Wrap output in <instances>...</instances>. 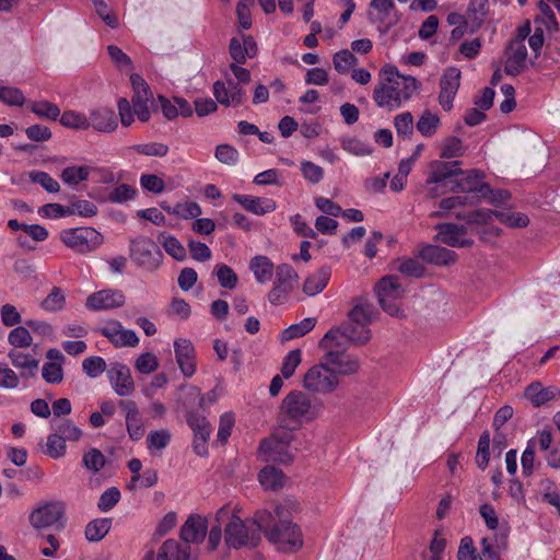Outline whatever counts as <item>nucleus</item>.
Returning <instances> with one entry per match:
<instances>
[{
	"mask_svg": "<svg viewBox=\"0 0 560 560\" xmlns=\"http://www.w3.org/2000/svg\"><path fill=\"white\" fill-rule=\"evenodd\" d=\"M271 512L264 510L256 513L254 520L243 521L229 506H222L215 514L217 523H224V541L229 548L256 547L260 532L266 528Z\"/></svg>",
	"mask_w": 560,
	"mask_h": 560,
	"instance_id": "nucleus-1",
	"label": "nucleus"
},
{
	"mask_svg": "<svg viewBox=\"0 0 560 560\" xmlns=\"http://www.w3.org/2000/svg\"><path fill=\"white\" fill-rule=\"evenodd\" d=\"M420 88L415 77L404 75L395 66L386 65L380 71V81L373 90V101L388 112L399 108Z\"/></svg>",
	"mask_w": 560,
	"mask_h": 560,
	"instance_id": "nucleus-2",
	"label": "nucleus"
},
{
	"mask_svg": "<svg viewBox=\"0 0 560 560\" xmlns=\"http://www.w3.org/2000/svg\"><path fill=\"white\" fill-rule=\"evenodd\" d=\"M130 81L133 90L131 101L125 97L117 101L120 122L125 127H129L135 121V116L141 122L149 121L151 117L150 105L153 109H156L158 106L148 83L139 74H131Z\"/></svg>",
	"mask_w": 560,
	"mask_h": 560,
	"instance_id": "nucleus-3",
	"label": "nucleus"
},
{
	"mask_svg": "<svg viewBox=\"0 0 560 560\" xmlns=\"http://www.w3.org/2000/svg\"><path fill=\"white\" fill-rule=\"evenodd\" d=\"M323 411V402L319 399H312L302 390H292L282 400L280 420L283 427L293 424L298 428L303 421H312L319 417Z\"/></svg>",
	"mask_w": 560,
	"mask_h": 560,
	"instance_id": "nucleus-4",
	"label": "nucleus"
},
{
	"mask_svg": "<svg viewBox=\"0 0 560 560\" xmlns=\"http://www.w3.org/2000/svg\"><path fill=\"white\" fill-rule=\"evenodd\" d=\"M340 378L334 373V369L324 362L320 357L319 361L312 365L304 374L302 385L304 389L313 394L328 395L337 390Z\"/></svg>",
	"mask_w": 560,
	"mask_h": 560,
	"instance_id": "nucleus-5",
	"label": "nucleus"
},
{
	"mask_svg": "<svg viewBox=\"0 0 560 560\" xmlns=\"http://www.w3.org/2000/svg\"><path fill=\"white\" fill-rule=\"evenodd\" d=\"M130 259L147 271L156 270L163 260V253L150 237L139 235L129 242Z\"/></svg>",
	"mask_w": 560,
	"mask_h": 560,
	"instance_id": "nucleus-6",
	"label": "nucleus"
},
{
	"mask_svg": "<svg viewBox=\"0 0 560 560\" xmlns=\"http://www.w3.org/2000/svg\"><path fill=\"white\" fill-rule=\"evenodd\" d=\"M30 523L37 530L47 528H63L65 504L60 501L40 503L30 514Z\"/></svg>",
	"mask_w": 560,
	"mask_h": 560,
	"instance_id": "nucleus-7",
	"label": "nucleus"
},
{
	"mask_svg": "<svg viewBox=\"0 0 560 560\" xmlns=\"http://www.w3.org/2000/svg\"><path fill=\"white\" fill-rule=\"evenodd\" d=\"M262 532L280 551L293 552L303 546L302 532L298 525H271L267 521V526L262 528Z\"/></svg>",
	"mask_w": 560,
	"mask_h": 560,
	"instance_id": "nucleus-8",
	"label": "nucleus"
},
{
	"mask_svg": "<svg viewBox=\"0 0 560 560\" xmlns=\"http://www.w3.org/2000/svg\"><path fill=\"white\" fill-rule=\"evenodd\" d=\"M62 243L81 254L96 249L103 243V236L93 228H73L60 233Z\"/></svg>",
	"mask_w": 560,
	"mask_h": 560,
	"instance_id": "nucleus-9",
	"label": "nucleus"
},
{
	"mask_svg": "<svg viewBox=\"0 0 560 560\" xmlns=\"http://www.w3.org/2000/svg\"><path fill=\"white\" fill-rule=\"evenodd\" d=\"M299 275L289 264H281L276 268L273 285L268 293V301L272 305L285 303L298 283Z\"/></svg>",
	"mask_w": 560,
	"mask_h": 560,
	"instance_id": "nucleus-10",
	"label": "nucleus"
},
{
	"mask_svg": "<svg viewBox=\"0 0 560 560\" xmlns=\"http://www.w3.org/2000/svg\"><path fill=\"white\" fill-rule=\"evenodd\" d=\"M381 307L390 316H398L400 313L397 301L404 296V289L397 276L383 277L375 285Z\"/></svg>",
	"mask_w": 560,
	"mask_h": 560,
	"instance_id": "nucleus-11",
	"label": "nucleus"
},
{
	"mask_svg": "<svg viewBox=\"0 0 560 560\" xmlns=\"http://www.w3.org/2000/svg\"><path fill=\"white\" fill-rule=\"evenodd\" d=\"M340 337H345L349 341L361 346L370 340L371 331L366 327L347 322L340 327L328 330L320 339L319 347L322 349H328L338 346L340 343L338 340Z\"/></svg>",
	"mask_w": 560,
	"mask_h": 560,
	"instance_id": "nucleus-12",
	"label": "nucleus"
},
{
	"mask_svg": "<svg viewBox=\"0 0 560 560\" xmlns=\"http://www.w3.org/2000/svg\"><path fill=\"white\" fill-rule=\"evenodd\" d=\"M455 180H450V191H462L467 194H478L481 197H487L490 192V186L482 182L485 174L479 170L463 171Z\"/></svg>",
	"mask_w": 560,
	"mask_h": 560,
	"instance_id": "nucleus-13",
	"label": "nucleus"
},
{
	"mask_svg": "<svg viewBox=\"0 0 560 560\" xmlns=\"http://www.w3.org/2000/svg\"><path fill=\"white\" fill-rule=\"evenodd\" d=\"M462 162L451 161H433L429 165V173L427 178V185L431 186L433 184L442 185V187L447 188L450 191V180H455L459 174H463V171L460 168Z\"/></svg>",
	"mask_w": 560,
	"mask_h": 560,
	"instance_id": "nucleus-14",
	"label": "nucleus"
},
{
	"mask_svg": "<svg viewBox=\"0 0 560 560\" xmlns=\"http://www.w3.org/2000/svg\"><path fill=\"white\" fill-rule=\"evenodd\" d=\"M326 352L322 355L324 362L334 369V373L340 378L345 375H351L358 372L360 363L358 358L345 351L334 350V347L324 349Z\"/></svg>",
	"mask_w": 560,
	"mask_h": 560,
	"instance_id": "nucleus-15",
	"label": "nucleus"
},
{
	"mask_svg": "<svg viewBox=\"0 0 560 560\" xmlns=\"http://www.w3.org/2000/svg\"><path fill=\"white\" fill-rule=\"evenodd\" d=\"M107 375L113 389L118 396L128 397L133 393L135 382L130 369L126 364L120 362L112 363Z\"/></svg>",
	"mask_w": 560,
	"mask_h": 560,
	"instance_id": "nucleus-16",
	"label": "nucleus"
},
{
	"mask_svg": "<svg viewBox=\"0 0 560 560\" xmlns=\"http://www.w3.org/2000/svg\"><path fill=\"white\" fill-rule=\"evenodd\" d=\"M460 85V71L455 67L447 68L440 80L439 103L444 110H451L453 101Z\"/></svg>",
	"mask_w": 560,
	"mask_h": 560,
	"instance_id": "nucleus-17",
	"label": "nucleus"
},
{
	"mask_svg": "<svg viewBox=\"0 0 560 560\" xmlns=\"http://www.w3.org/2000/svg\"><path fill=\"white\" fill-rule=\"evenodd\" d=\"M435 229L438 231L436 238L447 246L465 248L474 244L471 238L466 237L467 229L464 225L439 223Z\"/></svg>",
	"mask_w": 560,
	"mask_h": 560,
	"instance_id": "nucleus-18",
	"label": "nucleus"
},
{
	"mask_svg": "<svg viewBox=\"0 0 560 560\" xmlns=\"http://www.w3.org/2000/svg\"><path fill=\"white\" fill-rule=\"evenodd\" d=\"M125 294L117 289H105L88 296L85 306L91 311H106L125 304Z\"/></svg>",
	"mask_w": 560,
	"mask_h": 560,
	"instance_id": "nucleus-19",
	"label": "nucleus"
},
{
	"mask_svg": "<svg viewBox=\"0 0 560 560\" xmlns=\"http://www.w3.org/2000/svg\"><path fill=\"white\" fill-rule=\"evenodd\" d=\"M504 72L508 75H518L526 67L527 48L522 40H511L504 50Z\"/></svg>",
	"mask_w": 560,
	"mask_h": 560,
	"instance_id": "nucleus-20",
	"label": "nucleus"
},
{
	"mask_svg": "<svg viewBox=\"0 0 560 560\" xmlns=\"http://www.w3.org/2000/svg\"><path fill=\"white\" fill-rule=\"evenodd\" d=\"M176 362L184 376L191 377L196 373V351L189 339L179 338L174 341Z\"/></svg>",
	"mask_w": 560,
	"mask_h": 560,
	"instance_id": "nucleus-21",
	"label": "nucleus"
},
{
	"mask_svg": "<svg viewBox=\"0 0 560 560\" xmlns=\"http://www.w3.org/2000/svg\"><path fill=\"white\" fill-rule=\"evenodd\" d=\"M258 455L262 462L290 464L293 459L289 447L279 444L276 439H264L259 444Z\"/></svg>",
	"mask_w": 560,
	"mask_h": 560,
	"instance_id": "nucleus-22",
	"label": "nucleus"
},
{
	"mask_svg": "<svg viewBox=\"0 0 560 560\" xmlns=\"http://www.w3.org/2000/svg\"><path fill=\"white\" fill-rule=\"evenodd\" d=\"M207 529L206 518L191 514L180 527V539L185 544H200L206 537Z\"/></svg>",
	"mask_w": 560,
	"mask_h": 560,
	"instance_id": "nucleus-23",
	"label": "nucleus"
},
{
	"mask_svg": "<svg viewBox=\"0 0 560 560\" xmlns=\"http://www.w3.org/2000/svg\"><path fill=\"white\" fill-rule=\"evenodd\" d=\"M90 127L98 132L112 133L117 127V117L115 112L108 107H97L90 112Z\"/></svg>",
	"mask_w": 560,
	"mask_h": 560,
	"instance_id": "nucleus-24",
	"label": "nucleus"
},
{
	"mask_svg": "<svg viewBox=\"0 0 560 560\" xmlns=\"http://www.w3.org/2000/svg\"><path fill=\"white\" fill-rule=\"evenodd\" d=\"M525 397L534 407H541L550 401L560 398V388L558 386L544 387L541 383L534 382L525 389Z\"/></svg>",
	"mask_w": 560,
	"mask_h": 560,
	"instance_id": "nucleus-25",
	"label": "nucleus"
},
{
	"mask_svg": "<svg viewBox=\"0 0 560 560\" xmlns=\"http://www.w3.org/2000/svg\"><path fill=\"white\" fill-rule=\"evenodd\" d=\"M233 199L245 210L256 214L264 215L276 210V201L266 197H254L249 195L235 194Z\"/></svg>",
	"mask_w": 560,
	"mask_h": 560,
	"instance_id": "nucleus-26",
	"label": "nucleus"
},
{
	"mask_svg": "<svg viewBox=\"0 0 560 560\" xmlns=\"http://www.w3.org/2000/svg\"><path fill=\"white\" fill-rule=\"evenodd\" d=\"M119 408L126 413V425L129 438L132 441L140 440L144 433V428L136 402L132 400H120Z\"/></svg>",
	"mask_w": 560,
	"mask_h": 560,
	"instance_id": "nucleus-27",
	"label": "nucleus"
},
{
	"mask_svg": "<svg viewBox=\"0 0 560 560\" xmlns=\"http://www.w3.org/2000/svg\"><path fill=\"white\" fill-rule=\"evenodd\" d=\"M419 254L423 260L436 266H450L457 260V254L454 250L438 245H427Z\"/></svg>",
	"mask_w": 560,
	"mask_h": 560,
	"instance_id": "nucleus-28",
	"label": "nucleus"
},
{
	"mask_svg": "<svg viewBox=\"0 0 560 560\" xmlns=\"http://www.w3.org/2000/svg\"><path fill=\"white\" fill-rule=\"evenodd\" d=\"M300 511V504L292 499H285L275 508L269 524L271 525H296L292 522V515Z\"/></svg>",
	"mask_w": 560,
	"mask_h": 560,
	"instance_id": "nucleus-29",
	"label": "nucleus"
},
{
	"mask_svg": "<svg viewBox=\"0 0 560 560\" xmlns=\"http://www.w3.org/2000/svg\"><path fill=\"white\" fill-rule=\"evenodd\" d=\"M331 276V268L328 266L320 267L317 271L308 276L303 284V291L307 295H316L320 293Z\"/></svg>",
	"mask_w": 560,
	"mask_h": 560,
	"instance_id": "nucleus-30",
	"label": "nucleus"
},
{
	"mask_svg": "<svg viewBox=\"0 0 560 560\" xmlns=\"http://www.w3.org/2000/svg\"><path fill=\"white\" fill-rule=\"evenodd\" d=\"M8 357L10 358L13 366L22 370V377L27 378L35 375L39 364L38 360L16 349H12Z\"/></svg>",
	"mask_w": 560,
	"mask_h": 560,
	"instance_id": "nucleus-31",
	"label": "nucleus"
},
{
	"mask_svg": "<svg viewBox=\"0 0 560 560\" xmlns=\"http://www.w3.org/2000/svg\"><path fill=\"white\" fill-rule=\"evenodd\" d=\"M190 547L182 546L174 539H167L163 542L158 552V560H189Z\"/></svg>",
	"mask_w": 560,
	"mask_h": 560,
	"instance_id": "nucleus-32",
	"label": "nucleus"
},
{
	"mask_svg": "<svg viewBox=\"0 0 560 560\" xmlns=\"http://www.w3.org/2000/svg\"><path fill=\"white\" fill-rule=\"evenodd\" d=\"M249 269L253 271L256 281L265 284L271 279L275 266L267 256L257 255L250 259Z\"/></svg>",
	"mask_w": 560,
	"mask_h": 560,
	"instance_id": "nucleus-33",
	"label": "nucleus"
},
{
	"mask_svg": "<svg viewBox=\"0 0 560 560\" xmlns=\"http://www.w3.org/2000/svg\"><path fill=\"white\" fill-rule=\"evenodd\" d=\"M185 417L187 424L194 432V439L209 441L211 427L207 418L194 410L186 411Z\"/></svg>",
	"mask_w": 560,
	"mask_h": 560,
	"instance_id": "nucleus-34",
	"label": "nucleus"
},
{
	"mask_svg": "<svg viewBox=\"0 0 560 560\" xmlns=\"http://www.w3.org/2000/svg\"><path fill=\"white\" fill-rule=\"evenodd\" d=\"M110 527L112 518H95L89 522L88 525L85 526V538L90 542L101 541L108 534Z\"/></svg>",
	"mask_w": 560,
	"mask_h": 560,
	"instance_id": "nucleus-35",
	"label": "nucleus"
},
{
	"mask_svg": "<svg viewBox=\"0 0 560 560\" xmlns=\"http://www.w3.org/2000/svg\"><path fill=\"white\" fill-rule=\"evenodd\" d=\"M374 307L366 301H359L349 312V320L352 324L361 325L369 328L373 319Z\"/></svg>",
	"mask_w": 560,
	"mask_h": 560,
	"instance_id": "nucleus-36",
	"label": "nucleus"
},
{
	"mask_svg": "<svg viewBox=\"0 0 560 560\" xmlns=\"http://www.w3.org/2000/svg\"><path fill=\"white\" fill-rule=\"evenodd\" d=\"M258 478L260 485L266 490H277L283 487L285 477L280 469L273 466H267L260 470Z\"/></svg>",
	"mask_w": 560,
	"mask_h": 560,
	"instance_id": "nucleus-37",
	"label": "nucleus"
},
{
	"mask_svg": "<svg viewBox=\"0 0 560 560\" xmlns=\"http://www.w3.org/2000/svg\"><path fill=\"white\" fill-rule=\"evenodd\" d=\"M316 324V319L312 317L304 318L298 324H293L282 330L280 335V339L282 342L303 337L307 332H310Z\"/></svg>",
	"mask_w": 560,
	"mask_h": 560,
	"instance_id": "nucleus-38",
	"label": "nucleus"
},
{
	"mask_svg": "<svg viewBox=\"0 0 560 560\" xmlns=\"http://www.w3.org/2000/svg\"><path fill=\"white\" fill-rule=\"evenodd\" d=\"M52 428L65 441L77 442L83 435L82 430L70 419L54 421Z\"/></svg>",
	"mask_w": 560,
	"mask_h": 560,
	"instance_id": "nucleus-39",
	"label": "nucleus"
},
{
	"mask_svg": "<svg viewBox=\"0 0 560 560\" xmlns=\"http://www.w3.org/2000/svg\"><path fill=\"white\" fill-rule=\"evenodd\" d=\"M395 269L407 277L420 278L424 266L418 258H399L395 260Z\"/></svg>",
	"mask_w": 560,
	"mask_h": 560,
	"instance_id": "nucleus-40",
	"label": "nucleus"
},
{
	"mask_svg": "<svg viewBox=\"0 0 560 560\" xmlns=\"http://www.w3.org/2000/svg\"><path fill=\"white\" fill-rule=\"evenodd\" d=\"M159 241L170 256L178 261L185 260L187 256L186 249L175 236L162 233L159 236Z\"/></svg>",
	"mask_w": 560,
	"mask_h": 560,
	"instance_id": "nucleus-41",
	"label": "nucleus"
},
{
	"mask_svg": "<svg viewBox=\"0 0 560 560\" xmlns=\"http://www.w3.org/2000/svg\"><path fill=\"white\" fill-rule=\"evenodd\" d=\"M90 167L86 165H72L62 170L61 179L68 185H78L89 178Z\"/></svg>",
	"mask_w": 560,
	"mask_h": 560,
	"instance_id": "nucleus-42",
	"label": "nucleus"
},
{
	"mask_svg": "<svg viewBox=\"0 0 560 560\" xmlns=\"http://www.w3.org/2000/svg\"><path fill=\"white\" fill-rule=\"evenodd\" d=\"M440 126V118L438 115L432 114L429 110H425L419 118L416 127L417 130L423 136V137H432L438 128Z\"/></svg>",
	"mask_w": 560,
	"mask_h": 560,
	"instance_id": "nucleus-43",
	"label": "nucleus"
},
{
	"mask_svg": "<svg viewBox=\"0 0 560 560\" xmlns=\"http://www.w3.org/2000/svg\"><path fill=\"white\" fill-rule=\"evenodd\" d=\"M341 148L358 156L370 155L373 152V148L371 144L355 138V137H346L340 140Z\"/></svg>",
	"mask_w": 560,
	"mask_h": 560,
	"instance_id": "nucleus-44",
	"label": "nucleus"
},
{
	"mask_svg": "<svg viewBox=\"0 0 560 560\" xmlns=\"http://www.w3.org/2000/svg\"><path fill=\"white\" fill-rule=\"evenodd\" d=\"M494 218L510 228H525L529 223L526 214L513 211H495Z\"/></svg>",
	"mask_w": 560,
	"mask_h": 560,
	"instance_id": "nucleus-45",
	"label": "nucleus"
},
{
	"mask_svg": "<svg viewBox=\"0 0 560 560\" xmlns=\"http://www.w3.org/2000/svg\"><path fill=\"white\" fill-rule=\"evenodd\" d=\"M82 464L89 471L96 474L104 468L106 457L98 448L93 447L83 454Z\"/></svg>",
	"mask_w": 560,
	"mask_h": 560,
	"instance_id": "nucleus-46",
	"label": "nucleus"
},
{
	"mask_svg": "<svg viewBox=\"0 0 560 560\" xmlns=\"http://www.w3.org/2000/svg\"><path fill=\"white\" fill-rule=\"evenodd\" d=\"M395 8L394 0H372L368 15L371 21L384 22L389 12Z\"/></svg>",
	"mask_w": 560,
	"mask_h": 560,
	"instance_id": "nucleus-47",
	"label": "nucleus"
},
{
	"mask_svg": "<svg viewBox=\"0 0 560 560\" xmlns=\"http://www.w3.org/2000/svg\"><path fill=\"white\" fill-rule=\"evenodd\" d=\"M332 63L338 73L345 74L358 63V58L350 50L343 49L334 55Z\"/></svg>",
	"mask_w": 560,
	"mask_h": 560,
	"instance_id": "nucleus-48",
	"label": "nucleus"
},
{
	"mask_svg": "<svg viewBox=\"0 0 560 560\" xmlns=\"http://www.w3.org/2000/svg\"><path fill=\"white\" fill-rule=\"evenodd\" d=\"M67 452L66 441L57 432L47 436L45 454L50 458L57 459L63 457Z\"/></svg>",
	"mask_w": 560,
	"mask_h": 560,
	"instance_id": "nucleus-49",
	"label": "nucleus"
},
{
	"mask_svg": "<svg viewBox=\"0 0 560 560\" xmlns=\"http://www.w3.org/2000/svg\"><path fill=\"white\" fill-rule=\"evenodd\" d=\"M60 122L62 126L72 129L86 130L90 128L89 118L81 113L67 110L61 115Z\"/></svg>",
	"mask_w": 560,
	"mask_h": 560,
	"instance_id": "nucleus-50",
	"label": "nucleus"
},
{
	"mask_svg": "<svg viewBox=\"0 0 560 560\" xmlns=\"http://www.w3.org/2000/svg\"><path fill=\"white\" fill-rule=\"evenodd\" d=\"M66 296L59 287H54L50 293L43 300L40 306L47 312H58L65 307Z\"/></svg>",
	"mask_w": 560,
	"mask_h": 560,
	"instance_id": "nucleus-51",
	"label": "nucleus"
},
{
	"mask_svg": "<svg viewBox=\"0 0 560 560\" xmlns=\"http://www.w3.org/2000/svg\"><path fill=\"white\" fill-rule=\"evenodd\" d=\"M30 107L31 110L40 118L56 120L60 115L59 107L48 101L32 102Z\"/></svg>",
	"mask_w": 560,
	"mask_h": 560,
	"instance_id": "nucleus-52",
	"label": "nucleus"
},
{
	"mask_svg": "<svg viewBox=\"0 0 560 560\" xmlns=\"http://www.w3.org/2000/svg\"><path fill=\"white\" fill-rule=\"evenodd\" d=\"M302 362V352L300 349L291 350L287 353L281 365V375L288 380L295 373L296 368Z\"/></svg>",
	"mask_w": 560,
	"mask_h": 560,
	"instance_id": "nucleus-53",
	"label": "nucleus"
},
{
	"mask_svg": "<svg viewBox=\"0 0 560 560\" xmlns=\"http://www.w3.org/2000/svg\"><path fill=\"white\" fill-rule=\"evenodd\" d=\"M68 215L78 214L84 218H92L97 214V207L89 200L77 199L68 206Z\"/></svg>",
	"mask_w": 560,
	"mask_h": 560,
	"instance_id": "nucleus-54",
	"label": "nucleus"
},
{
	"mask_svg": "<svg viewBox=\"0 0 560 560\" xmlns=\"http://www.w3.org/2000/svg\"><path fill=\"white\" fill-rule=\"evenodd\" d=\"M171 441L168 430L151 431L147 436V447L150 452L164 450Z\"/></svg>",
	"mask_w": 560,
	"mask_h": 560,
	"instance_id": "nucleus-55",
	"label": "nucleus"
},
{
	"mask_svg": "<svg viewBox=\"0 0 560 560\" xmlns=\"http://www.w3.org/2000/svg\"><path fill=\"white\" fill-rule=\"evenodd\" d=\"M28 177L32 183L40 185L50 194H56L60 190L59 183L46 172L33 171L28 174Z\"/></svg>",
	"mask_w": 560,
	"mask_h": 560,
	"instance_id": "nucleus-56",
	"label": "nucleus"
},
{
	"mask_svg": "<svg viewBox=\"0 0 560 560\" xmlns=\"http://www.w3.org/2000/svg\"><path fill=\"white\" fill-rule=\"evenodd\" d=\"M538 9L540 11V15L535 19V24H542L549 32H553L558 30V22L556 15L548 3L544 0L538 2Z\"/></svg>",
	"mask_w": 560,
	"mask_h": 560,
	"instance_id": "nucleus-57",
	"label": "nucleus"
},
{
	"mask_svg": "<svg viewBox=\"0 0 560 560\" xmlns=\"http://www.w3.org/2000/svg\"><path fill=\"white\" fill-rule=\"evenodd\" d=\"M136 194L137 190L132 186L128 184H120L109 191L107 200L112 203H124L135 199Z\"/></svg>",
	"mask_w": 560,
	"mask_h": 560,
	"instance_id": "nucleus-58",
	"label": "nucleus"
},
{
	"mask_svg": "<svg viewBox=\"0 0 560 560\" xmlns=\"http://www.w3.org/2000/svg\"><path fill=\"white\" fill-rule=\"evenodd\" d=\"M183 406L187 409V411L192 410L195 407L205 410L206 397H202V394L197 386H188L183 398Z\"/></svg>",
	"mask_w": 560,
	"mask_h": 560,
	"instance_id": "nucleus-59",
	"label": "nucleus"
},
{
	"mask_svg": "<svg viewBox=\"0 0 560 560\" xmlns=\"http://www.w3.org/2000/svg\"><path fill=\"white\" fill-rule=\"evenodd\" d=\"M490 433L483 431L478 441L476 463L480 469H485L490 459Z\"/></svg>",
	"mask_w": 560,
	"mask_h": 560,
	"instance_id": "nucleus-60",
	"label": "nucleus"
},
{
	"mask_svg": "<svg viewBox=\"0 0 560 560\" xmlns=\"http://www.w3.org/2000/svg\"><path fill=\"white\" fill-rule=\"evenodd\" d=\"M215 276L222 288L234 289L237 285L238 277L235 271L228 265H218L215 267Z\"/></svg>",
	"mask_w": 560,
	"mask_h": 560,
	"instance_id": "nucleus-61",
	"label": "nucleus"
},
{
	"mask_svg": "<svg viewBox=\"0 0 560 560\" xmlns=\"http://www.w3.org/2000/svg\"><path fill=\"white\" fill-rule=\"evenodd\" d=\"M464 152L462 140L457 137H448L442 144L440 156L442 159H454L463 156Z\"/></svg>",
	"mask_w": 560,
	"mask_h": 560,
	"instance_id": "nucleus-62",
	"label": "nucleus"
},
{
	"mask_svg": "<svg viewBox=\"0 0 560 560\" xmlns=\"http://www.w3.org/2000/svg\"><path fill=\"white\" fill-rule=\"evenodd\" d=\"M394 127L396 129L397 136L402 138H410V136L413 133V117L411 113L406 112L395 116Z\"/></svg>",
	"mask_w": 560,
	"mask_h": 560,
	"instance_id": "nucleus-63",
	"label": "nucleus"
},
{
	"mask_svg": "<svg viewBox=\"0 0 560 560\" xmlns=\"http://www.w3.org/2000/svg\"><path fill=\"white\" fill-rule=\"evenodd\" d=\"M0 101L8 106H22L25 103V97L18 88L0 86Z\"/></svg>",
	"mask_w": 560,
	"mask_h": 560,
	"instance_id": "nucleus-64",
	"label": "nucleus"
}]
</instances>
